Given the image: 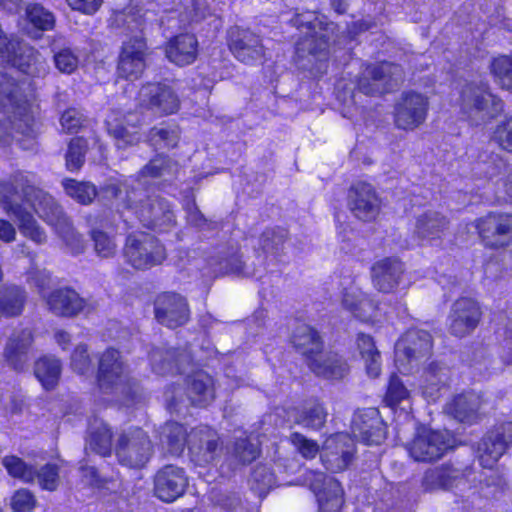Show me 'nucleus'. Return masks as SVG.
Instances as JSON below:
<instances>
[{
    "instance_id": "obj_30",
    "label": "nucleus",
    "mask_w": 512,
    "mask_h": 512,
    "mask_svg": "<svg viewBox=\"0 0 512 512\" xmlns=\"http://www.w3.org/2000/svg\"><path fill=\"white\" fill-rule=\"evenodd\" d=\"M464 481L463 471L452 465L445 464L427 470L422 480V486L426 491L448 490L458 487Z\"/></svg>"
},
{
    "instance_id": "obj_4",
    "label": "nucleus",
    "mask_w": 512,
    "mask_h": 512,
    "mask_svg": "<svg viewBox=\"0 0 512 512\" xmlns=\"http://www.w3.org/2000/svg\"><path fill=\"white\" fill-rule=\"evenodd\" d=\"M0 105L6 117L5 131L0 128V143L6 144L9 136L18 141L36 137L39 106L34 101L29 98H0Z\"/></svg>"
},
{
    "instance_id": "obj_35",
    "label": "nucleus",
    "mask_w": 512,
    "mask_h": 512,
    "mask_svg": "<svg viewBox=\"0 0 512 512\" xmlns=\"http://www.w3.org/2000/svg\"><path fill=\"white\" fill-rule=\"evenodd\" d=\"M187 398L195 406H206L215 397L213 378L204 371H197L187 378Z\"/></svg>"
},
{
    "instance_id": "obj_54",
    "label": "nucleus",
    "mask_w": 512,
    "mask_h": 512,
    "mask_svg": "<svg viewBox=\"0 0 512 512\" xmlns=\"http://www.w3.org/2000/svg\"><path fill=\"white\" fill-rule=\"evenodd\" d=\"M55 67L62 73L72 74L79 66V57L70 47H63L54 52Z\"/></svg>"
},
{
    "instance_id": "obj_7",
    "label": "nucleus",
    "mask_w": 512,
    "mask_h": 512,
    "mask_svg": "<svg viewBox=\"0 0 512 512\" xmlns=\"http://www.w3.org/2000/svg\"><path fill=\"white\" fill-rule=\"evenodd\" d=\"M123 256L137 270H148L166 259V249L154 236L147 233H131L127 236Z\"/></svg>"
},
{
    "instance_id": "obj_18",
    "label": "nucleus",
    "mask_w": 512,
    "mask_h": 512,
    "mask_svg": "<svg viewBox=\"0 0 512 512\" xmlns=\"http://www.w3.org/2000/svg\"><path fill=\"white\" fill-rule=\"evenodd\" d=\"M351 432L367 445H379L386 437V427L376 408L357 410L351 421Z\"/></svg>"
},
{
    "instance_id": "obj_12",
    "label": "nucleus",
    "mask_w": 512,
    "mask_h": 512,
    "mask_svg": "<svg viewBox=\"0 0 512 512\" xmlns=\"http://www.w3.org/2000/svg\"><path fill=\"white\" fill-rule=\"evenodd\" d=\"M475 228L485 246L503 248L512 243V215L489 213L476 220Z\"/></svg>"
},
{
    "instance_id": "obj_60",
    "label": "nucleus",
    "mask_w": 512,
    "mask_h": 512,
    "mask_svg": "<svg viewBox=\"0 0 512 512\" xmlns=\"http://www.w3.org/2000/svg\"><path fill=\"white\" fill-rule=\"evenodd\" d=\"M85 121L86 117L84 114L76 108L67 109L60 118L62 129L68 133L77 132Z\"/></svg>"
},
{
    "instance_id": "obj_25",
    "label": "nucleus",
    "mask_w": 512,
    "mask_h": 512,
    "mask_svg": "<svg viewBox=\"0 0 512 512\" xmlns=\"http://www.w3.org/2000/svg\"><path fill=\"white\" fill-rule=\"evenodd\" d=\"M45 299L49 310L57 316L73 317L92 308L76 291L69 288L56 289Z\"/></svg>"
},
{
    "instance_id": "obj_46",
    "label": "nucleus",
    "mask_w": 512,
    "mask_h": 512,
    "mask_svg": "<svg viewBox=\"0 0 512 512\" xmlns=\"http://www.w3.org/2000/svg\"><path fill=\"white\" fill-rule=\"evenodd\" d=\"M26 300L25 291L19 287L11 286L0 292V317L19 315Z\"/></svg>"
},
{
    "instance_id": "obj_62",
    "label": "nucleus",
    "mask_w": 512,
    "mask_h": 512,
    "mask_svg": "<svg viewBox=\"0 0 512 512\" xmlns=\"http://www.w3.org/2000/svg\"><path fill=\"white\" fill-rule=\"evenodd\" d=\"M71 367L78 374H85L90 370L91 360L86 345L76 346L71 355Z\"/></svg>"
},
{
    "instance_id": "obj_17",
    "label": "nucleus",
    "mask_w": 512,
    "mask_h": 512,
    "mask_svg": "<svg viewBox=\"0 0 512 512\" xmlns=\"http://www.w3.org/2000/svg\"><path fill=\"white\" fill-rule=\"evenodd\" d=\"M432 349L431 335L422 329H409L395 345L396 363L399 367L404 362L411 365L427 357Z\"/></svg>"
},
{
    "instance_id": "obj_64",
    "label": "nucleus",
    "mask_w": 512,
    "mask_h": 512,
    "mask_svg": "<svg viewBox=\"0 0 512 512\" xmlns=\"http://www.w3.org/2000/svg\"><path fill=\"white\" fill-rule=\"evenodd\" d=\"M493 138L503 149L512 152V116L497 126Z\"/></svg>"
},
{
    "instance_id": "obj_33",
    "label": "nucleus",
    "mask_w": 512,
    "mask_h": 512,
    "mask_svg": "<svg viewBox=\"0 0 512 512\" xmlns=\"http://www.w3.org/2000/svg\"><path fill=\"white\" fill-rule=\"evenodd\" d=\"M464 114L475 125L497 116L503 109L501 98H464Z\"/></svg>"
},
{
    "instance_id": "obj_39",
    "label": "nucleus",
    "mask_w": 512,
    "mask_h": 512,
    "mask_svg": "<svg viewBox=\"0 0 512 512\" xmlns=\"http://www.w3.org/2000/svg\"><path fill=\"white\" fill-rule=\"evenodd\" d=\"M54 14L40 3H29L25 8V24L30 32L40 37L44 32L55 28Z\"/></svg>"
},
{
    "instance_id": "obj_34",
    "label": "nucleus",
    "mask_w": 512,
    "mask_h": 512,
    "mask_svg": "<svg viewBox=\"0 0 512 512\" xmlns=\"http://www.w3.org/2000/svg\"><path fill=\"white\" fill-rule=\"evenodd\" d=\"M449 225L448 219L437 211H426L416 218L414 236L421 241L441 238Z\"/></svg>"
},
{
    "instance_id": "obj_55",
    "label": "nucleus",
    "mask_w": 512,
    "mask_h": 512,
    "mask_svg": "<svg viewBox=\"0 0 512 512\" xmlns=\"http://www.w3.org/2000/svg\"><path fill=\"white\" fill-rule=\"evenodd\" d=\"M275 484V478L270 469L266 466L256 467L250 478L251 488L257 493L265 494Z\"/></svg>"
},
{
    "instance_id": "obj_13",
    "label": "nucleus",
    "mask_w": 512,
    "mask_h": 512,
    "mask_svg": "<svg viewBox=\"0 0 512 512\" xmlns=\"http://www.w3.org/2000/svg\"><path fill=\"white\" fill-rule=\"evenodd\" d=\"M219 440L218 433L208 426L191 429L188 438L190 460L198 466L212 464L220 456Z\"/></svg>"
},
{
    "instance_id": "obj_63",
    "label": "nucleus",
    "mask_w": 512,
    "mask_h": 512,
    "mask_svg": "<svg viewBox=\"0 0 512 512\" xmlns=\"http://www.w3.org/2000/svg\"><path fill=\"white\" fill-rule=\"evenodd\" d=\"M242 269L243 262L241 256L235 251L225 258H221L214 272L218 274L241 273Z\"/></svg>"
},
{
    "instance_id": "obj_45",
    "label": "nucleus",
    "mask_w": 512,
    "mask_h": 512,
    "mask_svg": "<svg viewBox=\"0 0 512 512\" xmlns=\"http://www.w3.org/2000/svg\"><path fill=\"white\" fill-rule=\"evenodd\" d=\"M179 170L178 164L169 157L159 155L146 164L140 171V177L162 178L164 181L173 179Z\"/></svg>"
},
{
    "instance_id": "obj_61",
    "label": "nucleus",
    "mask_w": 512,
    "mask_h": 512,
    "mask_svg": "<svg viewBox=\"0 0 512 512\" xmlns=\"http://www.w3.org/2000/svg\"><path fill=\"white\" fill-rule=\"evenodd\" d=\"M35 496L27 489L17 490L11 499L14 512H31L36 506Z\"/></svg>"
},
{
    "instance_id": "obj_3",
    "label": "nucleus",
    "mask_w": 512,
    "mask_h": 512,
    "mask_svg": "<svg viewBox=\"0 0 512 512\" xmlns=\"http://www.w3.org/2000/svg\"><path fill=\"white\" fill-rule=\"evenodd\" d=\"M20 190L22 201L30 204L34 212L55 231L66 229L70 220L63 208L47 192L34 185V175L29 172L17 171L5 178Z\"/></svg>"
},
{
    "instance_id": "obj_20",
    "label": "nucleus",
    "mask_w": 512,
    "mask_h": 512,
    "mask_svg": "<svg viewBox=\"0 0 512 512\" xmlns=\"http://www.w3.org/2000/svg\"><path fill=\"white\" fill-rule=\"evenodd\" d=\"M154 306L157 321L169 328L179 327L189 320L188 303L180 294L162 293L157 297Z\"/></svg>"
},
{
    "instance_id": "obj_23",
    "label": "nucleus",
    "mask_w": 512,
    "mask_h": 512,
    "mask_svg": "<svg viewBox=\"0 0 512 512\" xmlns=\"http://www.w3.org/2000/svg\"><path fill=\"white\" fill-rule=\"evenodd\" d=\"M164 52L166 58L176 66H189L197 60L199 42L192 33H178L165 43Z\"/></svg>"
},
{
    "instance_id": "obj_5",
    "label": "nucleus",
    "mask_w": 512,
    "mask_h": 512,
    "mask_svg": "<svg viewBox=\"0 0 512 512\" xmlns=\"http://www.w3.org/2000/svg\"><path fill=\"white\" fill-rule=\"evenodd\" d=\"M24 203L26 202L22 201L18 187L13 186L11 181L2 179L0 181V207L16 221L22 236L37 245H43L47 242V234L33 213L24 206Z\"/></svg>"
},
{
    "instance_id": "obj_8",
    "label": "nucleus",
    "mask_w": 512,
    "mask_h": 512,
    "mask_svg": "<svg viewBox=\"0 0 512 512\" xmlns=\"http://www.w3.org/2000/svg\"><path fill=\"white\" fill-rule=\"evenodd\" d=\"M118 462L128 468L139 469L146 465L152 455V443L141 428L122 431L115 445Z\"/></svg>"
},
{
    "instance_id": "obj_52",
    "label": "nucleus",
    "mask_w": 512,
    "mask_h": 512,
    "mask_svg": "<svg viewBox=\"0 0 512 512\" xmlns=\"http://www.w3.org/2000/svg\"><path fill=\"white\" fill-rule=\"evenodd\" d=\"M90 237L93 241L94 251L98 257L107 259L115 256L117 243L113 236H110L102 230L93 229L90 232Z\"/></svg>"
},
{
    "instance_id": "obj_49",
    "label": "nucleus",
    "mask_w": 512,
    "mask_h": 512,
    "mask_svg": "<svg viewBox=\"0 0 512 512\" xmlns=\"http://www.w3.org/2000/svg\"><path fill=\"white\" fill-rule=\"evenodd\" d=\"M327 412L320 403H307L301 411L298 412L295 421L307 428L319 429L326 421Z\"/></svg>"
},
{
    "instance_id": "obj_24",
    "label": "nucleus",
    "mask_w": 512,
    "mask_h": 512,
    "mask_svg": "<svg viewBox=\"0 0 512 512\" xmlns=\"http://www.w3.org/2000/svg\"><path fill=\"white\" fill-rule=\"evenodd\" d=\"M426 98H400L395 104L394 121L399 129L414 130L426 119Z\"/></svg>"
},
{
    "instance_id": "obj_38",
    "label": "nucleus",
    "mask_w": 512,
    "mask_h": 512,
    "mask_svg": "<svg viewBox=\"0 0 512 512\" xmlns=\"http://www.w3.org/2000/svg\"><path fill=\"white\" fill-rule=\"evenodd\" d=\"M292 344L304 356L311 361L322 352L323 343L318 332L306 324L299 325L293 332Z\"/></svg>"
},
{
    "instance_id": "obj_41",
    "label": "nucleus",
    "mask_w": 512,
    "mask_h": 512,
    "mask_svg": "<svg viewBox=\"0 0 512 512\" xmlns=\"http://www.w3.org/2000/svg\"><path fill=\"white\" fill-rule=\"evenodd\" d=\"M227 461L234 468L246 465L254 461L260 454L258 443H254L248 437H240L227 446Z\"/></svg>"
},
{
    "instance_id": "obj_40",
    "label": "nucleus",
    "mask_w": 512,
    "mask_h": 512,
    "mask_svg": "<svg viewBox=\"0 0 512 512\" xmlns=\"http://www.w3.org/2000/svg\"><path fill=\"white\" fill-rule=\"evenodd\" d=\"M189 433L177 422H167L160 432V442L163 448L172 455H180L185 445H188Z\"/></svg>"
},
{
    "instance_id": "obj_48",
    "label": "nucleus",
    "mask_w": 512,
    "mask_h": 512,
    "mask_svg": "<svg viewBox=\"0 0 512 512\" xmlns=\"http://www.w3.org/2000/svg\"><path fill=\"white\" fill-rule=\"evenodd\" d=\"M490 72L502 89L512 92V53L493 57Z\"/></svg>"
},
{
    "instance_id": "obj_56",
    "label": "nucleus",
    "mask_w": 512,
    "mask_h": 512,
    "mask_svg": "<svg viewBox=\"0 0 512 512\" xmlns=\"http://www.w3.org/2000/svg\"><path fill=\"white\" fill-rule=\"evenodd\" d=\"M408 397L409 391L399 377L395 374L391 375L385 396V402L389 406L394 407Z\"/></svg>"
},
{
    "instance_id": "obj_14",
    "label": "nucleus",
    "mask_w": 512,
    "mask_h": 512,
    "mask_svg": "<svg viewBox=\"0 0 512 512\" xmlns=\"http://www.w3.org/2000/svg\"><path fill=\"white\" fill-rule=\"evenodd\" d=\"M305 482L315 493L319 508L322 512H339L343 505V489L333 477L322 472L308 471Z\"/></svg>"
},
{
    "instance_id": "obj_15",
    "label": "nucleus",
    "mask_w": 512,
    "mask_h": 512,
    "mask_svg": "<svg viewBox=\"0 0 512 512\" xmlns=\"http://www.w3.org/2000/svg\"><path fill=\"white\" fill-rule=\"evenodd\" d=\"M347 205L357 219L371 222L380 213L381 199L371 184L360 181L350 187Z\"/></svg>"
},
{
    "instance_id": "obj_9",
    "label": "nucleus",
    "mask_w": 512,
    "mask_h": 512,
    "mask_svg": "<svg viewBox=\"0 0 512 512\" xmlns=\"http://www.w3.org/2000/svg\"><path fill=\"white\" fill-rule=\"evenodd\" d=\"M226 45L234 58L246 65H254L265 57L260 36L248 28L230 27L226 33Z\"/></svg>"
},
{
    "instance_id": "obj_42",
    "label": "nucleus",
    "mask_w": 512,
    "mask_h": 512,
    "mask_svg": "<svg viewBox=\"0 0 512 512\" xmlns=\"http://www.w3.org/2000/svg\"><path fill=\"white\" fill-rule=\"evenodd\" d=\"M87 448L101 456H108L112 451V431L102 420H94L89 428Z\"/></svg>"
},
{
    "instance_id": "obj_43",
    "label": "nucleus",
    "mask_w": 512,
    "mask_h": 512,
    "mask_svg": "<svg viewBox=\"0 0 512 512\" xmlns=\"http://www.w3.org/2000/svg\"><path fill=\"white\" fill-rule=\"evenodd\" d=\"M62 364L54 356H44L38 359L34 366V374L42 386L47 389H53L61 376Z\"/></svg>"
},
{
    "instance_id": "obj_19",
    "label": "nucleus",
    "mask_w": 512,
    "mask_h": 512,
    "mask_svg": "<svg viewBox=\"0 0 512 512\" xmlns=\"http://www.w3.org/2000/svg\"><path fill=\"white\" fill-rule=\"evenodd\" d=\"M480 318L478 303L471 298H460L452 305L448 317L449 331L456 337H465L475 330Z\"/></svg>"
},
{
    "instance_id": "obj_31",
    "label": "nucleus",
    "mask_w": 512,
    "mask_h": 512,
    "mask_svg": "<svg viewBox=\"0 0 512 512\" xmlns=\"http://www.w3.org/2000/svg\"><path fill=\"white\" fill-rule=\"evenodd\" d=\"M153 371L159 375L182 372L183 367L191 362V357L184 351L176 349H154L150 354Z\"/></svg>"
},
{
    "instance_id": "obj_53",
    "label": "nucleus",
    "mask_w": 512,
    "mask_h": 512,
    "mask_svg": "<svg viewBox=\"0 0 512 512\" xmlns=\"http://www.w3.org/2000/svg\"><path fill=\"white\" fill-rule=\"evenodd\" d=\"M87 150V143L82 138H74L70 141L66 153V168L71 171L79 170L84 161Z\"/></svg>"
},
{
    "instance_id": "obj_29",
    "label": "nucleus",
    "mask_w": 512,
    "mask_h": 512,
    "mask_svg": "<svg viewBox=\"0 0 512 512\" xmlns=\"http://www.w3.org/2000/svg\"><path fill=\"white\" fill-rule=\"evenodd\" d=\"M108 133L114 138L118 148H126L139 142L140 135L136 128L141 124L137 113H128L123 120L107 119Z\"/></svg>"
},
{
    "instance_id": "obj_11",
    "label": "nucleus",
    "mask_w": 512,
    "mask_h": 512,
    "mask_svg": "<svg viewBox=\"0 0 512 512\" xmlns=\"http://www.w3.org/2000/svg\"><path fill=\"white\" fill-rule=\"evenodd\" d=\"M451 447L447 432L421 428L406 448L415 461L432 462L440 459Z\"/></svg>"
},
{
    "instance_id": "obj_1",
    "label": "nucleus",
    "mask_w": 512,
    "mask_h": 512,
    "mask_svg": "<svg viewBox=\"0 0 512 512\" xmlns=\"http://www.w3.org/2000/svg\"><path fill=\"white\" fill-rule=\"evenodd\" d=\"M106 192L119 200L118 211L127 224H132V217L126 213L135 215L143 226L153 230L165 231L175 224V214L171 204L160 196L142 199L140 192L136 190L124 192L114 184L108 185Z\"/></svg>"
},
{
    "instance_id": "obj_58",
    "label": "nucleus",
    "mask_w": 512,
    "mask_h": 512,
    "mask_svg": "<svg viewBox=\"0 0 512 512\" xmlns=\"http://www.w3.org/2000/svg\"><path fill=\"white\" fill-rule=\"evenodd\" d=\"M148 138L152 145L160 147H174L178 142L179 135L175 129L154 127L151 129Z\"/></svg>"
},
{
    "instance_id": "obj_44",
    "label": "nucleus",
    "mask_w": 512,
    "mask_h": 512,
    "mask_svg": "<svg viewBox=\"0 0 512 512\" xmlns=\"http://www.w3.org/2000/svg\"><path fill=\"white\" fill-rule=\"evenodd\" d=\"M357 347L362 359L365 361L366 370L370 377L376 378L381 371V355L376 348L374 339L367 334L359 333Z\"/></svg>"
},
{
    "instance_id": "obj_47",
    "label": "nucleus",
    "mask_w": 512,
    "mask_h": 512,
    "mask_svg": "<svg viewBox=\"0 0 512 512\" xmlns=\"http://www.w3.org/2000/svg\"><path fill=\"white\" fill-rule=\"evenodd\" d=\"M62 187L69 197L82 205L91 204L98 194L96 186L92 183L71 178L63 179Z\"/></svg>"
},
{
    "instance_id": "obj_26",
    "label": "nucleus",
    "mask_w": 512,
    "mask_h": 512,
    "mask_svg": "<svg viewBox=\"0 0 512 512\" xmlns=\"http://www.w3.org/2000/svg\"><path fill=\"white\" fill-rule=\"evenodd\" d=\"M341 303L344 309L363 322L376 316L377 304L362 292L354 280L343 289Z\"/></svg>"
},
{
    "instance_id": "obj_59",
    "label": "nucleus",
    "mask_w": 512,
    "mask_h": 512,
    "mask_svg": "<svg viewBox=\"0 0 512 512\" xmlns=\"http://www.w3.org/2000/svg\"><path fill=\"white\" fill-rule=\"evenodd\" d=\"M55 232L63 239L73 255H78L84 251L85 242L82 236L74 230L70 220L66 229L59 228Z\"/></svg>"
},
{
    "instance_id": "obj_22",
    "label": "nucleus",
    "mask_w": 512,
    "mask_h": 512,
    "mask_svg": "<svg viewBox=\"0 0 512 512\" xmlns=\"http://www.w3.org/2000/svg\"><path fill=\"white\" fill-rule=\"evenodd\" d=\"M188 485L185 471L175 465H166L154 477L155 495L164 502H172L180 497Z\"/></svg>"
},
{
    "instance_id": "obj_2",
    "label": "nucleus",
    "mask_w": 512,
    "mask_h": 512,
    "mask_svg": "<svg viewBox=\"0 0 512 512\" xmlns=\"http://www.w3.org/2000/svg\"><path fill=\"white\" fill-rule=\"evenodd\" d=\"M289 23L299 32V37L294 45L295 60L300 62L307 59L312 64H319L318 69L322 67L327 69L330 54L328 23L317 17L307 20L300 13H295Z\"/></svg>"
},
{
    "instance_id": "obj_57",
    "label": "nucleus",
    "mask_w": 512,
    "mask_h": 512,
    "mask_svg": "<svg viewBox=\"0 0 512 512\" xmlns=\"http://www.w3.org/2000/svg\"><path fill=\"white\" fill-rule=\"evenodd\" d=\"M35 480L38 481L42 489L54 491L58 487L59 473L58 468L54 464H46L40 469H36Z\"/></svg>"
},
{
    "instance_id": "obj_51",
    "label": "nucleus",
    "mask_w": 512,
    "mask_h": 512,
    "mask_svg": "<svg viewBox=\"0 0 512 512\" xmlns=\"http://www.w3.org/2000/svg\"><path fill=\"white\" fill-rule=\"evenodd\" d=\"M287 231L283 228H270L265 230L260 237L259 243L264 253L278 255L282 251Z\"/></svg>"
},
{
    "instance_id": "obj_27",
    "label": "nucleus",
    "mask_w": 512,
    "mask_h": 512,
    "mask_svg": "<svg viewBox=\"0 0 512 512\" xmlns=\"http://www.w3.org/2000/svg\"><path fill=\"white\" fill-rule=\"evenodd\" d=\"M403 273L404 265L396 258H384L371 268L374 287L384 293L392 292L399 285Z\"/></svg>"
},
{
    "instance_id": "obj_36",
    "label": "nucleus",
    "mask_w": 512,
    "mask_h": 512,
    "mask_svg": "<svg viewBox=\"0 0 512 512\" xmlns=\"http://www.w3.org/2000/svg\"><path fill=\"white\" fill-rule=\"evenodd\" d=\"M310 369L317 375L326 379H341L348 373L345 360L335 353H319L308 362Z\"/></svg>"
},
{
    "instance_id": "obj_10",
    "label": "nucleus",
    "mask_w": 512,
    "mask_h": 512,
    "mask_svg": "<svg viewBox=\"0 0 512 512\" xmlns=\"http://www.w3.org/2000/svg\"><path fill=\"white\" fill-rule=\"evenodd\" d=\"M98 385L104 392H126L129 385L128 366L119 351L107 349L99 359Z\"/></svg>"
},
{
    "instance_id": "obj_32",
    "label": "nucleus",
    "mask_w": 512,
    "mask_h": 512,
    "mask_svg": "<svg viewBox=\"0 0 512 512\" xmlns=\"http://www.w3.org/2000/svg\"><path fill=\"white\" fill-rule=\"evenodd\" d=\"M32 341L33 336L29 329L15 333L9 339L4 350V357L7 364L15 371H22L25 368L28 362V350Z\"/></svg>"
},
{
    "instance_id": "obj_37",
    "label": "nucleus",
    "mask_w": 512,
    "mask_h": 512,
    "mask_svg": "<svg viewBox=\"0 0 512 512\" xmlns=\"http://www.w3.org/2000/svg\"><path fill=\"white\" fill-rule=\"evenodd\" d=\"M449 370L437 363H431L422 376L421 391L428 402H435L446 388Z\"/></svg>"
},
{
    "instance_id": "obj_50",
    "label": "nucleus",
    "mask_w": 512,
    "mask_h": 512,
    "mask_svg": "<svg viewBox=\"0 0 512 512\" xmlns=\"http://www.w3.org/2000/svg\"><path fill=\"white\" fill-rule=\"evenodd\" d=\"M2 465L7 473L23 482L31 483L35 481L36 468L26 464L21 458L15 455H7L2 459Z\"/></svg>"
},
{
    "instance_id": "obj_28",
    "label": "nucleus",
    "mask_w": 512,
    "mask_h": 512,
    "mask_svg": "<svg viewBox=\"0 0 512 512\" xmlns=\"http://www.w3.org/2000/svg\"><path fill=\"white\" fill-rule=\"evenodd\" d=\"M485 404L481 395L467 392L454 397L447 403L445 411L460 422L473 423L479 419Z\"/></svg>"
},
{
    "instance_id": "obj_21",
    "label": "nucleus",
    "mask_w": 512,
    "mask_h": 512,
    "mask_svg": "<svg viewBox=\"0 0 512 512\" xmlns=\"http://www.w3.org/2000/svg\"><path fill=\"white\" fill-rule=\"evenodd\" d=\"M354 452L352 438L345 433H337L326 439L321 460L327 470L339 472L347 468Z\"/></svg>"
},
{
    "instance_id": "obj_16",
    "label": "nucleus",
    "mask_w": 512,
    "mask_h": 512,
    "mask_svg": "<svg viewBox=\"0 0 512 512\" xmlns=\"http://www.w3.org/2000/svg\"><path fill=\"white\" fill-rule=\"evenodd\" d=\"M512 443V422H505L488 432L478 444L481 466L492 469Z\"/></svg>"
},
{
    "instance_id": "obj_6",
    "label": "nucleus",
    "mask_w": 512,
    "mask_h": 512,
    "mask_svg": "<svg viewBox=\"0 0 512 512\" xmlns=\"http://www.w3.org/2000/svg\"><path fill=\"white\" fill-rule=\"evenodd\" d=\"M153 51L143 31L128 36L121 44L116 61V74L120 79H140L148 66Z\"/></svg>"
}]
</instances>
